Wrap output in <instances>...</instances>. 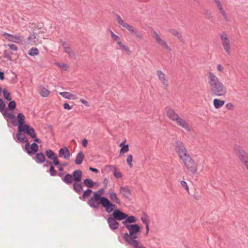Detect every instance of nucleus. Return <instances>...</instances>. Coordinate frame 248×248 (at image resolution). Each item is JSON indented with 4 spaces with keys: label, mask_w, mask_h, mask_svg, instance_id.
Here are the masks:
<instances>
[{
    "label": "nucleus",
    "mask_w": 248,
    "mask_h": 248,
    "mask_svg": "<svg viewBox=\"0 0 248 248\" xmlns=\"http://www.w3.org/2000/svg\"><path fill=\"white\" fill-rule=\"evenodd\" d=\"M45 154L48 159L53 161V165H58L60 164L58 156L53 150L51 149L46 150Z\"/></svg>",
    "instance_id": "obj_13"
},
{
    "label": "nucleus",
    "mask_w": 248,
    "mask_h": 248,
    "mask_svg": "<svg viewBox=\"0 0 248 248\" xmlns=\"http://www.w3.org/2000/svg\"><path fill=\"white\" fill-rule=\"evenodd\" d=\"M107 199L95 191L93 192V196L88 200L87 203L91 208L98 209L100 205L102 206Z\"/></svg>",
    "instance_id": "obj_3"
},
{
    "label": "nucleus",
    "mask_w": 248,
    "mask_h": 248,
    "mask_svg": "<svg viewBox=\"0 0 248 248\" xmlns=\"http://www.w3.org/2000/svg\"><path fill=\"white\" fill-rule=\"evenodd\" d=\"M93 192V191L90 188H87L86 190L83 191V194L82 196L79 197L80 200L82 201H85V199L90 197L91 195V193Z\"/></svg>",
    "instance_id": "obj_32"
},
{
    "label": "nucleus",
    "mask_w": 248,
    "mask_h": 248,
    "mask_svg": "<svg viewBox=\"0 0 248 248\" xmlns=\"http://www.w3.org/2000/svg\"><path fill=\"white\" fill-rule=\"evenodd\" d=\"M119 47L123 50H124L128 55H130L131 53V51L130 50L129 47L126 46L124 45L122 42L121 40L119 41L117 43Z\"/></svg>",
    "instance_id": "obj_36"
},
{
    "label": "nucleus",
    "mask_w": 248,
    "mask_h": 248,
    "mask_svg": "<svg viewBox=\"0 0 248 248\" xmlns=\"http://www.w3.org/2000/svg\"><path fill=\"white\" fill-rule=\"evenodd\" d=\"M125 227L128 230L129 232L128 235L140 233L141 228L138 224L126 225Z\"/></svg>",
    "instance_id": "obj_14"
},
{
    "label": "nucleus",
    "mask_w": 248,
    "mask_h": 248,
    "mask_svg": "<svg viewBox=\"0 0 248 248\" xmlns=\"http://www.w3.org/2000/svg\"><path fill=\"white\" fill-rule=\"evenodd\" d=\"M84 158V155L82 151H79L76 155V159L75 160V163L76 165H80Z\"/></svg>",
    "instance_id": "obj_30"
},
{
    "label": "nucleus",
    "mask_w": 248,
    "mask_h": 248,
    "mask_svg": "<svg viewBox=\"0 0 248 248\" xmlns=\"http://www.w3.org/2000/svg\"><path fill=\"white\" fill-rule=\"evenodd\" d=\"M133 159V156L132 155H128L126 159V162L130 168L133 167V164L132 163Z\"/></svg>",
    "instance_id": "obj_45"
},
{
    "label": "nucleus",
    "mask_w": 248,
    "mask_h": 248,
    "mask_svg": "<svg viewBox=\"0 0 248 248\" xmlns=\"http://www.w3.org/2000/svg\"><path fill=\"white\" fill-rule=\"evenodd\" d=\"M13 126H18L16 138L17 141L21 143H25L24 151L29 155H31L36 153L39 150V146L36 143L30 144L29 140L25 135H29L31 138H35V130L30 125L25 123V117L22 113H18L17 119L11 121Z\"/></svg>",
    "instance_id": "obj_1"
},
{
    "label": "nucleus",
    "mask_w": 248,
    "mask_h": 248,
    "mask_svg": "<svg viewBox=\"0 0 248 248\" xmlns=\"http://www.w3.org/2000/svg\"><path fill=\"white\" fill-rule=\"evenodd\" d=\"M58 156L60 157H63L66 159H69L70 153L68 149L66 147L61 148L59 151Z\"/></svg>",
    "instance_id": "obj_21"
},
{
    "label": "nucleus",
    "mask_w": 248,
    "mask_h": 248,
    "mask_svg": "<svg viewBox=\"0 0 248 248\" xmlns=\"http://www.w3.org/2000/svg\"><path fill=\"white\" fill-rule=\"evenodd\" d=\"M71 47L69 46L68 47H65V48H64V52L67 53H69L70 51H71Z\"/></svg>",
    "instance_id": "obj_61"
},
{
    "label": "nucleus",
    "mask_w": 248,
    "mask_h": 248,
    "mask_svg": "<svg viewBox=\"0 0 248 248\" xmlns=\"http://www.w3.org/2000/svg\"><path fill=\"white\" fill-rule=\"evenodd\" d=\"M180 183L182 186L184 187L186 191L189 190L187 183L185 181H181Z\"/></svg>",
    "instance_id": "obj_49"
},
{
    "label": "nucleus",
    "mask_w": 248,
    "mask_h": 248,
    "mask_svg": "<svg viewBox=\"0 0 248 248\" xmlns=\"http://www.w3.org/2000/svg\"><path fill=\"white\" fill-rule=\"evenodd\" d=\"M110 34L111 35V37L114 41L117 42V43L121 40L120 37L119 36H118V35H116L115 34H114V32L110 30Z\"/></svg>",
    "instance_id": "obj_46"
},
{
    "label": "nucleus",
    "mask_w": 248,
    "mask_h": 248,
    "mask_svg": "<svg viewBox=\"0 0 248 248\" xmlns=\"http://www.w3.org/2000/svg\"><path fill=\"white\" fill-rule=\"evenodd\" d=\"M210 94L212 96H225L227 89L219 78L213 73L209 72L208 76Z\"/></svg>",
    "instance_id": "obj_2"
},
{
    "label": "nucleus",
    "mask_w": 248,
    "mask_h": 248,
    "mask_svg": "<svg viewBox=\"0 0 248 248\" xmlns=\"http://www.w3.org/2000/svg\"><path fill=\"white\" fill-rule=\"evenodd\" d=\"M126 214L123 212L120 209H115L111 216L117 220L124 221V218H126Z\"/></svg>",
    "instance_id": "obj_18"
},
{
    "label": "nucleus",
    "mask_w": 248,
    "mask_h": 248,
    "mask_svg": "<svg viewBox=\"0 0 248 248\" xmlns=\"http://www.w3.org/2000/svg\"><path fill=\"white\" fill-rule=\"evenodd\" d=\"M8 46L9 47L11 50L16 51L18 49L17 46L15 44H9L8 45Z\"/></svg>",
    "instance_id": "obj_48"
},
{
    "label": "nucleus",
    "mask_w": 248,
    "mask_h": 248,
    "mask_svg": "<svg viewBox=\"0 0 248 248\" xmlns=\"http://www.w3.org/2000/svg\"><path fill=\"white\" fill-rule=\"evenodd\" d=\"M114 203L108 198L102 206L105 209L107 213L110 214L111 212L113 213L115 209H118L117 206Z\"/></svg>",
    "instance_id": "obj_12"
},
{
    "label": "nucleus",
    "mask_w": 248,
    "mask_h": 248,
    "mask_svg": "<svg viewBox=\"0 0 248 248\" xmlns=\"http://www.w3.org/2000/svg\"><path fill=\"white\" fill-rule=\"evenodd\" d=\"M39 50L36 47H32L30 49L28 54L31 56H34L38 55Z\"/></svg>",
    "instance_id": "obj_40"
},
{
    "label": "nucleus",
    "mask_w": 248,
    "mask_h": 248,
    "mask_svg": "<svg viewBox=\"0 0 248 248\" xmlns=\"http://www.w3.org/2000/svg\"><path fill=\"white\" fill-rule=\"evenodd\" d=\"M46 163L44 165V167H48L49 165H52V164H53V161L51 162V161H49L48 160H46Z\"/></svg>",
    "instance_id": "obj_60"
},
{
    "label": "nucleus",
    "mask_w": 248,
    "mask_h": 248,
    "mask_svg": "<svg viewBox=\"0 0 248 248\" xmlns=\"http://www.w3.org/2000/svg\"><path fill=\"white\" fill-rule=\"evenodd\" d=\"M82 172L80 170H74L72 174L66 173L62 181L68 185L72 184L74 182H80L82 180Z\"/></svg>",
    "instance_id": "obj_4"
},
{
    "label": "nucleus",
    "mask_w": 248,
    "mask_h": 248,
    "mask_svg": "<svg viewBox=\"0 0 248 248\" xmlns=\"http://www.w3.org/2000/svg\"><path fill=\"white\" fill-rule=\"evenodd\" d=\"M203 13L208 18H212L211 14L208 10L204 9Z\"/></svg>",
    "instance_id": "obj_50"
},
{
    "label": "nucleus",
    "mask_w": 248,
    "mask_h": 248,
    "mask_svg": "<svg viewBox=\"0 0 248 248\" xmlns=\"http://www.w3.org/2000/svg\"><path fill=\"white\" fill-rule=\"evenodd\" d=\"M120 193L127 199L131 195V191L127 187L120 186Z\"/></svg>",
    "instance_id": "obj_28"
},
{
    "label": "nucleus",
    "mask_w": 248,
    "mask_h": 248,
    "mask_svg": "<svg viewBox=\"0 0 248 248\" xmlns=\"http://www.w3.org/2000/svg\"><path fill=\"white\" fill-rule=\"evenodd\" d=\"M165 110L167 117L172 121H174L179 117L174 110L169 107H166Z\"/></svg>",
    "instance_id": "obj_19"
},
{
    "label": "nucleus",
    "mask_w": 248,
    "mask_h": 248,
    "mask_svg": "<svg viewBox=\"0 0 248 248\" xmlns=\"http://www.w3.org/2000/svg\"><path fill=\"white\" fill-rule=\"evenodd\" d=\"M35 156L33 158L35 161L38 164H42L46 162V157L43 152H38L35 153Z\"/></svg>",
    "instance_id": "obj_20"
},
{
    "label": "nucleus",
    "mask_w": 248,
    "mask_h": 248,
    "mask_svg": "<svg viewBox=\"0 0 248 248\" xmlns=\"http://www.w3.org/2000/svg\"><path fill=\"white\" fill-rule=\"evenodd\" d=\"M156 74L163 85L164 89L167 90L168 87V80L166 78V75L159 70L156 71Z\"/></svg>",
    "instance_id": "obj_16"
},
{
    "label": "nucleus",
    "mask_w": 248,
    "mask_h": 248,
    "mask_svg": "<svg viewBox=\"0 0 248 248\" xmlns=\"http://www.w3.org/2000/svg\"><path fill=\"white\" fill-rule=\"evenodd\" d=\"M2 92L4 99L8 101H11L10 93L6 89H4Z\"/></svg>",
    "instance_id": "obj_42"
},
{
    "label": "nucleus",
    "mask_w": 248,
    "mask_h": 248,
    "mask_svg": "<svg viewBox=\"0 0 248 248\" xmlns=\"http://www.w3.org/2000/svg\"><path fill=\"white\" fill-rule=\"evenodd\" d=\"M174 122H176L178 125L185 128L187 131H190V128L188 127L186 122L179 116Z\"/></svg>",
    "instance_id": "obj_27"
},
{
    "label": "nucleus",
    "mask_w": 248,
    "mask_h": 248,
    "mask_svg": "<svg viewBox=\"0 0 248 248\" xmlns=\"http://www.w3.org/2000/svg\"><path fill=\"white\" fill-rule=\"evenodd\" d=\"M55 165H50L48 172L50 173V176H55L57 175V172L55 169Z\"/></svg>",
    "instance_id": "obj_43"
},
{
    "label": "nucleus",
    "mask_w": 248,
    "mask_h": 248,
    "mask_svg": "<svg viewBox=\"0 0 248 248\" xmlns=\"http://www.w3.org/2000/svg\"><path fill=\"white\" fill-rule=\"evenodd\" d=\"M80 101L82 103H83L84 105H85V106H89V103H88V102L86 100H85L84 99H80Z\"/></svg>",
    "instance_id": "obj_62"
},
{
    "label": "nucleus",
    "mask_w": 248,
    "mask_h": 248,
    "mask_svg": "<svg viewBox=\"0 0 248 248\" xmlns=\"http://www.w3.org/2000/svg\"><path fill=\"white\" fill-rule=\"evenodd\" d=\"M63 108L64 109L68 110H70L72 108V106H70L67 103H64L63 104Z\"/></svg>",
    "instance_id": "obj_54"
},
{
    "label": "nucleus",
    "mask_w": 248,
    "mask_h": 248,
    "mask_svg": "<svg viewBox=\"0 0 248 248\" xmlns=\"http://www.w3.org/2000/svg\"><path fill=\"white\" fill-rule=\"evenodd\" d=\"M126 140H124L120 144V146L121 147L120 149V154L121 155L124 154L129 151V146L128 144H125Z\"/></svg>",
    "instance_id": "obj_31"
},
{
    "label": "nucleus",
    "mask_w": 248,
    "mask_h": 248,
    "mask_svg": "<svg viewBox=\"0 0 248 248\" xmlns=\"http://www.w3.org/2000/svg\"><path fill=\"white\" fill-rule=\"evenodd\" d=\"M226 107L228 109H230V110H232L233 108H234V106L231 103H227L226 105Z\"/></svg>",
    "instance_id": "obj_53"
},
{
    "label": "nucleus",
    "mask_w": 248,
    "mask_h": 248,
    "mask_svg": "<svg viewBox=\"0 0 248 248\" xmlns=\"http://www.w3.org/2000/svg\"><path fill=\"white\" fill-rule=\"evenodd\" d=\"M59 94L62 96L63 97L70 99L71 98H72L73 99H75V95L73 94L69 93V92H61L59 93Z\"/></svg>",
    "instance_id": "obj_37"
},
{
    "label": "nucleus",
    "mask_w": 248,
    "mask_h": 248,
    "mask_svg": "<svg viewBox=\"0 0 248 248\" xmlns=\"http://www.w3.org/2000/svg\"><path fill=\"white\" fill-rule=\"evenodd\" d=\"M109 197L110 198V201L114 202L115 203L118 204L119 205H121V200L118 198L116 193L114 192L109 191Z\"/></svg>",
    "instance_id": "obj_25"
},
{
    "label": "nucleus",
    "mask_w": 248,
    "mask_h": 248,
    "mask_svg": "<svg viewBox=\"0 0 248 248\" xmlns=\"http://www.w3.org/2000/svg\"><path fill=\"white\" fill-rule=\"evenodd\" d=\"M116 19L118 23L123 27L126 29L131 33L134 34L137 37L140 39L142 38V36L141 34L137 31L132 26L124 22L118 14H116Z\"/></svg>",
    "instance_id": "obj_7"
},
{
    "label": "nucleus",
    "mask_w": 248,
    "mask_h": 248,
    "mask_svg": "<svg viewBox=\"0 0 248 248\" xmlns=\"http://www.w3.org/2000/svg\"><path fill=\"white\" fill-rule=\"evenodd\" d=\"M56 65L64 70H66L68 68V66L66 64L63 63H56Z\"/></svg>",
    "instance_id": "obj_47"
},
{
    "label": "nucleus",
    "mask_w": 248,
    "mask_h": 248,
    "mask_svg": "<svg viewBox=\"0 0 248 248\" xmlns=\"http://www.w3.org/2000/svg\"><path fill=\"white\" fill-rule=\"evenodd\" d=\"M233 150L236 155L238 157L240 161L244 164L248 170V154L239 145L235 144L233 147Z\"/></svg>",
    "instance_id": "obj_5"
},
{
    "label": "nucleus",
    "mask_w": 248,
    "mask_h": 248,
    "mask_svg": "<svg viewBox=\"0 0 248 248\" xmlns=\"http://www.w3.org/2000/svg\"><path fill=\"white\" fill-rule=\"evenodd\" d=\"M99 194H100L102 196L104 195V189L103 188H101L97 191Z\"/></svg>",
    "instance_id": "obj_63"
},
{
    "label": "nucleus",
    "mask_w": 248,
    "mask_h": 248,
    "mask_svg": "<svg viewBox=\"0 0 248 248\" xmlns=\"http://www.w3.org/2000/svg\"><path fill=\"white\" fill-rule=\"evenodd\" d=\"M55 166H57L58 167V168L59 169V170L60 171V172H63V166H62V164H61V163L60 162V164L59 165H54Z\"/></svg>",
    "instance_id": "obj_55"
},
{
    "label": "nucleus",
    "mask_w": 248,
    "mask_h": 248,
    "mask_svg": "<svg viewBox=\"0 0 248 248\" xmlns=\"http://www.w3.org/2000/svg\"><path fill=\"white\" fill-rule=\"evenodd\" d=\"M182 160L189 171L192 173H195L197 171V165L190 155H187Z\"/></svg>",
    "instance_id": "obj_9"
},
{
    "label": "nucleus",
    "mask_w": 248,
    "mask_h": 248,
    "mask_svg": "<svg viewBox=\"0 0 248 248\" xmlns=\"http://www.w3.org/2000/svg\"><path fill=\"white\" fill-rule=\"evenodd\" d=\"M220 39L222 42V46L224 49L225 50V52L228 55H231V45H230V41L229 39L227 37V34L223 32L220 35Z\"/></svg>",
    "instance_id": "obj_11"
},
{
    "label": "nucleus",
    "mask_w": 248,
    "mask_h": 248,
    "mask_svg": "<svg viewBox=\"0 0 248 248\" xmlns=\"http://www.w3.org/2000/svg\"><path fill=\"white\" fill-rule=\"evenodd\" d=\"M169 31L173 35L177 37L180 41H182L183 40L181 33L177 31L176 30L173 29H169Z\"/></svg>",
    "instance_id": "obj_35"
},
{
    "label": "nucleus",
    "mask_w": 248,
    "mask_h": 248,
    "mask_svg": "<svg viewBox=\"0 0 248 248\" xmlns=\"http://www.w3.org/2000/svg\"><path fill=\"white\" fill-rule=\"evenodd\" d=\"M40 94L43 97H47L49 94V92L45 87H42L40 88Z\"/></svg>",
    "instance_id": "obj_41"
},
{
    "label": "nucleus",
    "mask_w": 248,
    "mask_h": 248,
    "mask_svg": "<svg viewBox=\"0 0 248 248\" xmlns=\"http://www.w3.org/2000/svg\"><path fill=\"white\" fill-rule=\"evenodd\" d=\"M106 168H113V170H114L113 175H114V176L116 178L118 179V178H120L122 177V174L121 172L119 171H117V169L115 166H112V165H107L106 166Z\"/></svg>",
    "instance_id": "obj_34"
},
{
    "label": "nucleus",
    "mask_w": 248,
    "mask_h": 248,
    "mask_svg": "<svg viewBox=\"0 0 248 248\" xmlns=\"http://www.w3.org/2000/svg\"><path fill=\"white\" fill-rule=\"evenodd\" d=\"M35 138H31L32 139H33V140L34 141V143H36L37 144V143H42V141H41V140L40 139L37 138V137H36V134L35 132Z\"/></svg>",
    "instance_id": "obj_51"
},
{
    "label": "nucleus",
    "mask_w": 248,
    "mask_h": 248,
    "mask_svg": "<svg viewBox=\"0 0 248 248\" xmlns=\"http://www.w3.org/2000/svg\"><path fill=\"white\" fill-rule=\"evenodd\" d=\"M13 54V53L10 51L5 50L3 52L4 57L6 58L7 60L12 61L11 55Z\"/></svg>",
    "instance_id": "obj_39"
},
{
    "label": "nucleus",
    "mask_w": 248,
    "mask_h": 248,
    "mask_svg": "<svg viewBox=\"0 0 248 248\" xmlns=\"http://www.w3.org/2000/svg\"><path fill=\"white\" fill-rule=\"evenodd\" d=\"M141 220L146 225V226H147V225H149V220L148 218L147 215L145 214V213H144V217H141Z\"/></svg>",
    "instance_id": "obj_44"
},
{
    "label": "nucleus",
    "mask_w": 248,
    "mask_h": 248,
    "mask_svg": "<svg viewBox=\"0 0 248 248\" xmlns=\"http://www.w3.org/2000/svg\"><path fill=\"white\" fill-rule=\"evenodd\" d=\"M68 54L71 57H76L75 53L72 50L70 51V52Z\"/></svg>",
    "instance_id": "obj_64"
},
{
    "label": "nucleus",
    "mask_w": 248,
    "mask_h": 248,
    "mask_svg": "<svg viewBox=\"0 0 248 248\" xmlns=\"http://www.w3.org/2000/svg\"><path fill=\"white\" fill-rule=\"evenodd\" d=\"M6 105L2 99L0 98V112L2 114L4 118H8L12 121L17 119L15 115L12 113H9L7 109L5 108Z\"/></svg>",
    "instance_id": "obj_10"
},
{
    "label": "nucleus",
    "mask_w": 248,
    "mask_h": 248,
    "mask_svg": "<svg viewBox=\"0 0 248 248\" xmlns=\"http://www.w3.org/2000/svg\"><path fill=\"white\" fill-rule=\"evenodd\" d=\"M139 234L128 235V233L126 232L124 234L123 237L129 245L134 248H146L143 246H140L139 241L136 240L138 238Z\"/></svg>",
    "instance_id": "obj_6"
},
{
    "label": "nucleus",
    "mask_w": 248,
    "mask_h": 248,
    "mask_svg": "<svg viewBox=\"0 0 248 248\" xmlns=\"http://www.w3.org/2000/svg\"><path fill=\"white\" fill-rule=\"evenodd\" d=\"M4 79V73L0 70V80H3Z\"/></svg>",
    "instance_id": "obj_59"
},
{
    "label": "nucleus",
    "mask_w": 248,
    "mask_h": 248,
    "mask_svg": "<svg viewBox=\"0 0 248 248\" xmlns=\"http://www.w3.org/2000/svg\"><path fill=\"white\" fill-rule=\"evenodd\" d=\"M126 218L122 221V223L124 225V227H125L126 225L135 224V223L137 222V219L135 216H129L127 214H126Z\"/></svg>",
    "instance_id": "obj_23"
},
{
    "label": "nucleus",
    "mask_w": 248,
    "mask_h": 248,
    "mask_svg": "<svg viewBox=\"0 0 248 248\" xmlns=\"http://www.w3.org/2000/svg\"><path fill=\"white\" fill-rule=\"evenodd\" d=\"M8 104V108L7 109H9L11 111L14 110L16 108V104L15 101L12 100V101H9Z\"/></svg>",
    "instance_id": "obj_38"
},
{
    "label": "nucleus",
    "mask_w": 248,
    "mask_h": 248,
    "mask_svg": "<svg viewBox=\"0 0 248 248\" xmlns=\"http://www.w3.org/2000/svg\"><path fill=\"white\" fill-rule=\"evenodd\" d=\"M217 70L219 72H223V67L222 66V65L220 64H218L217 65Z\"/></svg>",
    "instance_id": "obj_57"
},
{
    "label": "nucleus",
    "mask_w": 248,
    "mask_h": 248,
    "mask_svg": "<svg viewBox=\"0 0 248 248\" xmlns=\"http://www.w3.org/2000/svg\"><path fill=\"white\" fill-rule=\"evenodd\" d=\"M225 104L224 100H221L217 98H215L213 100V105L216 108H219Z\"/></svg>",
    "instance_id": "obj_33"
},
{
    "label": "nucleus",
    "mask_w": 248,
    "mask_h": 248,
    "mask_svg": "<svg viewBox=\"0 0 248 248\" xmlns=\"http://www.w3.org/2000/svg\"><path fill=\"white\" fill-rule=\"evenodd\" d=\"M216 4L217 5V8L218 9L219 13L221 14L224 19L226 21H228V18L226 12L223 9V6L219 1V0H217L216 1Z\"/></svg>",
    "instance_id": "obj_24"
},
{
    "label": "nucleus",
    "mask_w": 248,
    "mask_h": 248,
    "mask_svg": "<svg viewBox=\"0 0 248 248\" xmlns=\"http://www.w3.org/2000/svg\"><path fill=\"white\" fill-rule=\"evenodd\" d=\"M175 151L181 160L189 155L183 143L178 140L175 141Z\"/></svg>",
    "instance_id": "obj_8"
},
{
    "label": "nucleus",
    "mask_w": 248,
    "mask_h": 248,
    "mask_svg": "<svg viewBox=\"0 0 248 248\" xmlns=\"http://www.w3.org/2000/svg\"><path fill=\"white\" fill-rule=\"evenodd\" d=\"M35 38H36V36L34 33H33V34L30 35L29 37H28V40L30 42H31V41L34 40Z\"/></svg>",
    "instance_id": "obj_52"
},
{
    "label": "nucleus",
    "mask_w": 248,
    "mask_h": 248,
    "mask_svg": "<svg viewBox=\"0 0 248 248\" xmlns=\"http://www.w3.org/2000/svg\"><path fill=\"white\" fill-rule=\"evenodd\" d=\"M107 222L109 228L111 230L115 231L119 228L120 226L119 223L117 221V220L111 215L108 217Z\"/></svg>",
    "instance_id": "obj_15"
},
{
    "label": "nucleus",
    "mask_w": 248,
    "mask_h": 248,
    "mask_svg": "<svg viewBox=\"0 0 248 248\" xmlns=\"http://www.w3.org/2000/svg\"><path fill=\"white\" fill-rule=\"evenodd\" d=\"M3 35L6 39L12 42H16L17 40L21 41L23 38L22 36H14L7 32H4Z\"/></svg>",
    "instance_id": "obj_22"
},
{
    "label": "nucleus",
    "mask_w": 248,
    "mask_h": 248,
    "mask_svg": "<svg viewBox=\"0 0 248 248\" xmlns=\"http://www.w3.org/2000/svg\"><path fill=\"white\" fill-rule=\"evenodd\" d=\"M154 37L155 38V41L158 44L160 45L161 46L164 47L165 48L167 49L168 51H171V48L168 46L167 43L165 41L162 40L160 37V36L156 31H155L154 32Z\"/></svg>",
    "instance_id": "obj_17"
},
{
    "label": "nucleus",
    "mask_w": 248,
    "mask_h": 248,
    "mask_svg": "<svg viewBox=\"0 0 248 248\" xmlns=\"http://www.w3.org/2000/svg\"><path fill=\"white\" fill-rule=\"evenodd\" d=\"M83 184L88 188H93L95 186V187L98 186L97 183L93 182L91 179L86 178L83 180Z\"/></svg>",
    "instance_id": "obj_26"
},
{
    "label": "nucleus",
    "mask_w": 248,
    "mask_h": 248,
    "mask_svg": "<svg viewBox=\"0 0 248 248\" xmlns=\"http://www.w3.org/2000/svg\"><path fill=\"white\" fill-rule=\"evenodd\" d=\"M82 144L83 147H86L88 144V140L86 139H84L82 141Z\"/></svg>",
    "instance_id": "obj_56"
},
{
    "label": "nucleus",
    "mask_w": 248,
    "mask_h": 248,
    "mask_svg": "<svg viewBox=\"0 0 248 248\" xmlns=\"http://www.w3.org/2000/svg\"><path fill=\"white\" fill-rule=\"evenodd\" d=\"M73 190L78 194H80L83 190V186L80 182H74L73 184Z\"/></svg>",
    "instance_id": "obj_29"
},
{
    "label": "nucleus",
    "mask_w": 248,
    "mask_h": 248,
    "mask_svg": "<svg viewBox=\"0 0 248 248\" xmlns=\"http://www.w3.org/2000/svg\"><path fill=\"white\" fill-rule=\"evenodd\" d=\"M89 170L96 173L98 172V170L97 169L91 167L89 168Z\"/></svg>",
    "instance_id": "obj_58"
}]
</instances>
